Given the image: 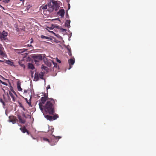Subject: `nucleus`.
Here are the masks:
<instances>
[{
	"label": "nucleus",
	"instance_id": "nucleus-1",
	"mask_svg": "<svg viewBox=\"0 0 156 156\" xmlns=\"http://www.w3.org/2000/svg\"><path fill=\"white\" fill-rule=\"evenodd\" d=\"M56 101V100L52 98L49 99L44 106V109L45 112L50 115H53L55 112V103Z\"/></svg>",
	"mask_w": 156,
	"mask_h": 156
},
{
	"label": "nucleus",
	"instance_id": "nucleus-2",
	"mask_svg": "<svg viewBox=\"0 0 156 156\" xmlns=\"http://www.w3.org/2000/svg\"><path fill=\"white\" fill-rule=\"evenodd\" d=\"M48 6L49 7L48 11L50 12H52L54 9L57 10L59 7L57 2L54 0H50Z\"/></svg>",
	"mask_w": 156,
	"mask_h": 156
},
{
	"label": "nucleus",
	"instance_id": "nucleus-3",
	"mask_svg": "<svg viewBox=\"0 0 156 156\" xmlns=\"http://www.w3.org/2000/svg\"><path fill=\"white\" fill-rule=\"evenodd\" d=\"M32 57L35 64L37 65H39L40 61L42 60V56L40 54L34 55Z\"/></svg>",
	"mask_w": 156,
	"mask_h": 156
},
{
	"label": "nucleus",
	"instance_id": "nucleus-4",
	"mask_svg": "<svg viewBox=\"0 0 156 156\" xmlns=\"http://www.w3.org/2000/svg\"><path fill=\"white\" fill-rule=\"evenodd\" d=\"M9 121L12 122L13 124L15 123L16 122L18 121L16 117L14 116H10L9 117Z\"/></svg>",
	"mask_w": 156,
	"mask_h": 156
},
{
	"label": "nucleus",
	"instance_id": "nucleus-5",
	"mask_svg": "<svg viewBox=\"0 0 156 156\" xmlns=\"http://www.w3.org/2000/svg\"><path fill=\"white\" fill-rule=\"evenodd\" d=\"M68 62L69 65V67L68 69H70L72 67V66L74 63L75 59L74 58H70L68 60Z\"/></svg>",
	"mask_w": 156,
	"mask_h": 156
},
{
	"label": "nucleus",
	"instance_id": "nucleus-6",
	"mask_svg": "<svg viewBox=\"0 0 156 156\" xmlns=\"http://www.w3.org/2000/svg\"><path fill=\"white\" fill-rule=\"evenodd\" d=\"M4 48L2 44H0V55L3 57L6 56V55L4 51H3Z\"/></svg>",
	"mask_w": 156,
	"mask_h": 156
},
{
	"label": "nucleus",
	"instance_id": "nucleus-7",
	"mask_svg": "<svg viewBox=\"0 0 156 156\" xmlns=\"http://www.w3.org/2000/svg\"><path fill=\"white\" fill-rule=\"evenodd\" d=\"M8 35V33L3 31L2 34H0V38L2 39L5 40V37Z\"/></svg>",
	"mask_w": 156,
	"mask_h": 156
},
{
	"label": "nucleus",
	"instance_id": "nucleus-8",
	"mask_svg": "<svg viewBox=\"0 0 156 156\" xmlns=\"http://www.w3.org/2000/svg\"><path fill=\"white\" fill-rule=\"evenodd\" d=\"M48 97L45 94L44 95V97H42L41 98L40 100V102L42 103L43 104H44L45 102L48 100Z\"/></svg>",
	"mask_w": 156,
	"mask_h": 156
},
{
	"label": "nucleus",
	"instance_id": "nucleus-9",
	"mask_svg": "<svg viewBox=\"0 0 156 156\" xmlns=\"http://www.w3.org/2000/svg\"><path fill=\"white\" fill-rule=\"evenodd\" d=\"M64 14L65 11L63 9H61L59 10L57 13L58 15L62 17H64Z\"/></svg>",
	"mask_w": 156,
	"mask_h": 156
},
{
	"label": "nucleus",
	"instance_id": "nucleus-10",
	"mask_svg": "<svg viewBox=\"0 0 156 156\" xmlns=\"http://www.w3.org/2000/svg\"><path fill=\"white\" fill-rule=\"evenodd\" d=\"M20 129L23 133H27L28 135L30 134V133L29 132V131L26 129V128L25 126H23L22 128H20Z\"/></svg>",
	"mask_w": 156,
	"mask_h": 156
},
{
	"label": "nucleus",
	"instance_id": "nucleus-11",
	"mask_svg": "<svg viewBox=\"0 0 156 156\" xmlns=\"http://www.w3.org/2000/svg\"><path fill=\"white\" fill-rule=\"evenodd\" d=\"M17 116L19 119V121L20 122L23 124H24L25 122V120L24 119H22L21 118V117L20 115H17Z\"/></svg>",
	"mask_w": 156,
	"mask_h": 156
},
{
	"label": "nucleus",
	"instance_id": "nucleus-12",
	"mask_svg": "<svg viewBox=\"0 0 156 156\" xmlns=\"http://www.w3.org/2000/svg\"><path fill=\"white\" fill-rule=\"evenodd\" d=\"M39 73H36L34 74V80L36 81H38L39 79Z\"/></svg>",
	"mask_w": 156,
	"mask_h": 156
},
{
	"label": "nucleus",
	"instance_id": "nucleus-13",
	"mask_svg": "<svg viewBox=\"0 0 156 156\" xmlns=\"http://www.w3.org/2000/svg\"><path fill=\"white\" fill-rule=\"evenodd\" d=\"M28 69H30L32 70H33L35 68L34 65L31 63H29L28 64Z\"/></svg>",
	"mask_w": 156,
	"mask_h": 156
},
{
	"label": "nucleus",
	"instance_id": "nucleus-14",
	"mask_svg": "<svg viewBox=\"0 0 156 156\" xmlns=\"http://www.w3.org/2000/svg\"><path fill=\"white\" fill-rule=\"evenodd\" d=\"M20 86V83L19 82H17V86L18 90L19 91H22L23 89Z\"/></svg>",
	"mask_w": 156,
	"mask_h": 156
},
{
	"label": "nucleus",
	"instance_id": "nucleus-15",
	"mask_svg": "<svg viewBox=\"0 0 156 156\" xmlns=\"http://www.w3.org/2000/svg\"><path fill=\"white\" fill-rule=\"evenodd\" d=\"M70 20H66L65 23V26L68 27H70Z\"/></svg>",
	"mask_w": 156,
	"mask_h": 156
},
{
	"label": "nucleus",
	"instance_id": "nucleus-16",
	"mask_svg": "<svg viewBox=\"0 0 156 156\" xmlns=\"http://www.w3.org/2000/svg\"><path fill=\"white\" fill-rule=\"evenodd\" d=\"M52 138H53V145L55 144V143L57 142L58 140L57 137H55L54 136H52Z\"/></svg>",
	"mask_w": 156,
	"mask_h": 156
},
{
	"label": "nucleus",
	"instance_id": "nucleus-17",
	"mask_svg": "<svg viewBox=\"0 0 156 156\" xmlns=\"http://www.w3.org/2000/svg\"><path fill=\"white\" fill-rule=\"evenodd\" d=\"M45 117L49 121H52V116L51 115H46L45 116Z\"/></svg>",
	"mask_w": 156,
	"mask_h": 156
},
{
	"label": "nucleus",
	"instance_id": "nucleus-18",
	"mask_svg": "<svg viewBox=\"0 0 156 156\" xmlns=\"http://www.w3.org/2000/svg\"><path fill=\"white\" fill-rule=\"evenodd\" d=\"M39 78L42 79V80H44V73L43 72H41L40 73H39Z\"/></svg>",
	"mask_w": 156,
	"mask_h": 156
},
{
	"label": "nucleus",
	"instance_id": "nucleus-19",
	"mask_svg": "<svg viewBox=\"0 0 156 156\" xmlns=\"http://www.w3.org/2000/svg\"><path fill=\"white\" fill-rule=\"evenodd\" d=\"M43 104L42 103L40 102L39 104V108L42 111H43V109H44V106H43V104Z\"/></svg>",
	"mask_w": 156,
	"mask_h": 156
},
{
	"label": "nucleus",
	"instance_id": "nucleus-20",
	"mask_svg": "<svg viewBox=\"0 0 156 156\" xmlns=\"http://www.w3.org/2000/svg\"><path fill=\"white\" fill-rule=\"evenodd\" d=\"M19 65L22 67L23 68V69H24L25 68V66L23 63H22V61H20L19 62Z\"/></svg>",
	"mask_w": 156,
	"mask_h": 156
},
{
	"label": "nucleus",
	"instance_id": "nucleus-21",
	"mask_svg": "<svg viewBox=\"0 0 156 156\" xmlns=\"http://www.w3.org/2000/svg\"><path fill=\"white\" fill-rule=\"evenodd\" d=\"M45 63L47 66L48 67H50L51 65V63L48 61H45Z\"/></svg>",
	"mask_w": 156,
	"mask_h": 156
},
{
	"label": "nucleus",
	"instance_id": "nucleus-22",
	"mask_svg": "<svg viewBox=\"0 0 156 156\" xmlns=\"http://www.w3.org/2000/svg\"><path fill=\"white\" fill-rule=\"evenodd\" d=\"M58 117L59 116L57 114H55L52 116V120L56 119L57 118H58Z\"/></svg>",
	"mask_w": 156,
	"mask_h": 156
},
{
	"label": "nucleus",
	"instance_id": "nucleus-23",
	"mask_svg": "<svg viewBox=\"0 0 156 156\" xmlns=\"http://www.w3.org/2000/svg\"><path fill=\"white\" fill-rule=\"evenodd\" d=\"M9 94L10 96L13 99V101H15V97L14 96V95L13 94L10 92L9 93Z\"/></svg>",
	"mask_w": 156,
	"mask_h": 156
},
{
	"label": "nucleus",
	"instance_id": "nucleus-24",
	"mask_svg": "<svg viewBox=\"0 0 156 156\" xmlns=\"http://www.w3.org/2000/svg\"><path fill=\"white\" fill-rule=\"evenodd\" d=\"M43 140L44 141H45L48 142L49 143L50 142V140H49L47 138H46L43 137Z\"/></svg>",
	"mask_w": 156,
	"mask_h": 156
},
{
	"label": "nucleus",
	"instance_id": "nucleus-25",
	"mask_svg": "<svg viewBox=\"0 0 156 156\" xmlns=\"http://www.w3.org/2000/svg\"><path fill=\"white\" fill-rule=\"evenodd\" d=\"M41 38L43 39V38H46L47 39H49L50 38L48 37L45 36L44 35H41Z\"/></svg>",
	"mask_w": 156,
	"mask_h": 156
},
{
	"label": "nucleus",
	"instance_id": "nucleus-26",
	"mask_svg": "<svg viewBox=\"0 0 156 156\" xmlns=\"http://www.w3.org/2000/svg\"><path fill=\"white\" fill-rule=\"evenodd\" d=\"M27 49H20V51H21V52L22 53L23 52H24L26 51Z\"/></svg>",
	"mask_w": 156,
	"mask_h": 156
},
{
	"label": "nucleus",
	"instance_id": "nucleus-27",
	"mask_svg": "<svg viewBox=\"0 0 156 156\" xmlns=\"http://www.w3.org/2000/svg\"><path fill=\"white\" fill-rule=\"evenodd\" d=\"M0 102H1L3 106L5 105V103L3 100L2 99L0 98Z\"/></svg>",
	"mask_w": 156,
	"mask_h": 156
},
{
	"label": "nucleus",
	"instance_id": "nucleus-28",
	"mask_svg": "<svg viewBox=\"0 0 156 156\" xmlns=\"http://www.w3.org/2000/svg\"><path fill=\"white\" fill-rule=\"evenodd\" d=\"M0 83H2V84L5 85H6V86L7 85H8L7 83H5V82H4L2 81L1 80H0Z\"/></svg>",
	"mask_w": 156,
	"mask_h": 156
},
{
	"label": "nucleus",
	"instance_id": "nucleus-29",
	"mask_svg": "<svg viewBox=\"0 0 156 156\" xmlns=\"http://www.w3.org/2000/svg\"><path fill=\"white\" fill-rule=\"evenodd\" d=\"M41 69H44V70H46L47 68V67L45 66H44L43 65H42L41 66Z\"/></svg>",
	"mask_w": 156,
	"mask_h": 156
},
{
	"label": "nucleus",
	"instance_id": "nucleus-30",
	"mask_svg": "<svg viewBox=\"0 0 156 156\" xmlns=\"http://www.w3.org/2000/svg\"><path fill=\"white\" fill-rule=\"evenodd\" d=\"M9 1L10 0H4L3 1L5 3H8Z\"/></svg>",
	"mask_w": 156,
	"mask_h": 156
},
{
	"label": "nucleus",
	"instance_id": "nucleus-31",
	"mask_svg": "<svg viewBox=\"0 0 156 156\" xmlns=\"http://www.w3.org/2000/svg\"><path fill=\"white\" fill-rule=\"evenodd\" d=\"M47 6L46 5L42 7V9H47Z\"/></svg>",
	"mask_w": 156,
	"mask_h": 156
},
{
	"label": "nucleus",
	"instance_id": "nucleus-32",
	"mask_svg": "<svg viewBox=\"0 0 156 156\" xmlns=\"http://www.w3.org/2000/svg\"><path fill=\"white\" fill-rule=\"evenodd\" d=\"M60 30H62V31L63 32H65V31H66V29H63V28H60Z\"/></svg>",
	"mask_w": 156,
	"mask_h": 156
},
{
	"label": "nucleus",
	"instance_id": "nucleus-33",
	"mask_svg": "<svg viewBox=\"0 0 156 156\" xmlns=\"http://www.w3.org/2000/svg\"><path fill=\"white\" fill-rule=\"evenodd\" d=\"M53 64H54V67H55L56 68L57 66V64L56 63H54L53 62H52Z\"/></svg>",
	"mask_w": 156,
	"mask_h": 156
},
{
	"label": "nucleus",
	"instance_id": "nucleus-34",
	"mask_svg": "<svg viewBox=\"0 0 156 156\" xmlns=\"http://www.w3.org/2000/svg\"><path fill=\"white\" fill-rule=\"evenodd\" d=\"M67 50L68 51V52L71 51V49L69 47L67 48Z\"/></svg>",
	"mask_w": 156,
	"mask_h": 156
},
{
	"label": "nucleus",
	"instance_id": "nucleus-35",
	"mask_svg": "<svg viewBox=\"0 0 156 156\" xmlns=\"http://www.w3.org/2000/svg\"><path fill=\"white\" fill-rule=\"evenodd\" d=\"M57 62L59 63H61V61L60 60H59L57 58Z\"/></svg>",
	"mask_w": 156,
	"mask_h": 156
},
{
	"label": "nucleus",
	"instance_id": "nucleus-36",
	"mask_svg": "<svg viewBox=\"0 0 156 156\" xmlns=\"http://www.w3.org/2000/svg\"><path fill=\"white\" fill-rule=\"evenodd\" d=\"M50 86L49 85H48V86H47V90H48V89H50Z\"/></svg>",
	"mask_w": 156,
	"mask_h": 156
},
{
	"label": "nucleus",
	"instance_id": "nucleus-37",
	"mask_svg": "<svg viewBox=\"0 0 156 156\" xmlns=\"http://www.w3.org/2000/svg\"><path fill=\"white\" fill-rule=\"evenodd\" d=\"M68 54L69 56H72V54L71 53V51L68 52Z\"/></svg>",
	"mask_w": 156,
	"mask_h": 156
},
{
	"label": "nucleus",
	"instance_id": "nucleus-38",
	"mask_svg": "<svg viewBox=\"0 0 156 156\" xmlns=\"http://www.w3.org/2000/svg\"><path fill=\"white\" fill-rule=\"evenodd\" d=\"M33 39L32 38H31L30 40V43H31L33 42Z\"/></svg>",
	"mask_w": 156,
	"mask_h": 156
},
{
	"label": "nucleus",
	"instance_id": "nucleus-39",
	"mask_svg": "<svg viewBox=\"0 0 156 156\" xmlns=\"http://www.w3.org/2000/svg\"><path fill=\"white\" fill-rule=\"evenodd\" d=\"M27 90H24V93H26L27 92Z\"/></svg>",
	"mask_w": 156,
	"mask_h": 156
},
{
	"label": "nucleus",
	"instance_id": "nucleus-40",
	"mask_svg": "<svg viewBox=\"0 0 156 156\" xmlns=\"http://www.w3.org/2000/svg\"><path fill=\"white\" fill-rule=\"evenodd\" d=\"M22 115L25 118H27L25 115V114L24 113H23V114Z\"/></svg>",
	"mask_w": 156,
	"mask_h": 156
},
{
	"label": "nucleus",
	"instance_id": "nucleus-41",
	"mask_svg": "<svg viewBox=\"0 0 156 156\" xmlns=\"http://www.w3.org/2000/svg\"><path fill=\"white\" fill-rule=\"evenodd\" d=\"M0 7H1L3 9H4V10H5V9L4 8V7H2V6H1V5H0Z\"/></svg>",
	"mask_w": 156,
	"mask_h": 156
},
{
	"label": "nucleus",
	"instance_id": "nucleus-42",
	"mask_svg": "<svg viewBox=\"0 0 156 156\" xmlns=\"http://www.w3.org/2000/svg\"><path fill=\"white\" fill-rule=\"evenodd\" d=\"M27 101V103H28V104H29V103L28 102V101H27V98H26L25 99Z\"/></svg>",
	"mask_w": 156,
	"mask_h": 156
},
{
	"label": "nucleus",
	"instance_id": "nucleus-43",
	"mask_svg": "<svg viewBox=\"0 0 156 156\" xmlns=\"http://www.w3.org/2000/svg\"><path fill=\"white\" fill-rule=\"evenodd\" d=\"M68 5H69V7H68V9H69L70 8V5L69 4H68Z\"/></svg>",
	"mask_w": 156,
	"mask_h": 156
},
{
	"label": "nucleus",
	"instance_id": "nucleus-44",
	"mask_svg": "<svg viewBox=\"0 0 156 156\" xmlns=\"http://www.w3.org/2000/svg\"><path fill=\"white\" fill-rule=\"evenodd\" d=\"M16 30H17V31H19V29L18 28H17V29H16Z\"/></svg>",
	"mask_w": 156,
	"mask_h": 156
},
{
	"label": "nucleus",
	"instance_id": "nucleus-45",
	"mask_svg": "<svg viewBox=\"0 0 156 156\" xmlns=\"http://www.w3.org/2000/svg\"><path fill=\"white\" fill-rule=\"evenodd\" d=\"M28 46H32V45H30L29 44H28Z\"/></svg>",
	"mask_w": 156,
	"mask_h": 156
},
{
	"label": "nucleus",
	"instance_id": "nucleus-46",
	"mask_svg": "<svg viewBox=\"0 0 156 156\" xmlns=\"http://www.w3.org/2000/svg\"><path fill=\"white\" fill-rule=\"evenodd\" d=\"M3 62V61H2V60H0V62Z\"/></svg>",
	"mask_w": 156,
	"mask_h": 156
},
{
	"label": "nucleus",
	"instance_id": "nucleus-47",
	"mask_svg": "<svg viewBox=\"0 0 156 156\" xmlns=\"http://www.w3.org/2000/svg\"><path fill=\"white\" fill-rule=\"evenodd\" d=\"M20 0V1H23V2L24 0Z\"/></svg>",
	"mask_w": 156,
	"mask_h": 156
},
{
	"label": "nucleus",
	"instance_id": "nucleus-48",
	"mask_svg": "<svg viewBox=\"0 0 156 156\" xmlns=\"http://www.w3.org/2000/svg\"><path fill=\"white\" fill-rule=\"evenodd\" d=\"M55 26L57 28V27H58L57 26Z\"/></svg>",
	"mask_w": 156,
	"mask_h": 156
},
{
	"label": "nucleus",
	"instance_id": "nucleus-49",
	"mask_svg": "<svg viewBox=\"0 0 156 156\" xmlns=\"http://www.w3.org/2000/svg\"><path fill=\"white\" fill-rule=\"evenodd\" d=\"M57 19L59 20V18H57Z\"/></svg>",
	"mask_w": 156,
	"mask_h": 156
},
{
	"label": "nucleus",
	"instance_id": "nucleus-50",
	"mask_svg": "<svg viewBox=\"0 0 156 156\" xmlns=\"http://www.w3.org/2000/svg\"><path fill=\"white\" fill-rule=\"evenodd\" d=\"M44 55V56H45V55Z\"/></svg>",
	"mask_w": 156,
	"mask_h": 156
}]
</instances>
